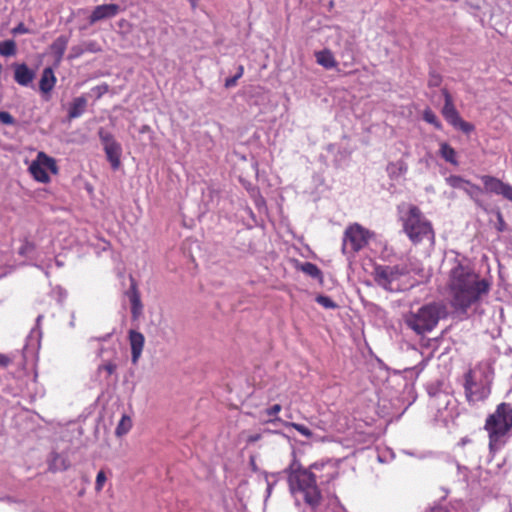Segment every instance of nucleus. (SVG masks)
Masks as SVG:
<instances>
[{"label":"nucleus","instance_id":"obj_35","mask_svg":"<svg viewBox=\"0 0 512 512\" xmlns=\"http://www.w3.org/2000/svg\"><path fill=\"white\" fill-rule=\"evenodd\" d=\"M99 137L104 147H106V145L109 143L117 142L110 133L104 132L102 130L99 132Z\"/></svg>","mask_w":512,"mask_h":512},{"label":"nucleus","instance_id":"obj_9","mask_svg":"<svg viewBox=\"0 0 512 512\" xmlns=\"http://www.w3.org/2000/svg\"><path fill=\"white\" fill-rule=\"evenodd\" d=\"M28 170L36 181L44 184L50 182L48 171L53 174L58 173L55 159L42 151L38 152L36 159L32 161Z\"/></svg>","mask_w":512,"mask_h":512},{"label":"nucleus","instance_id":"obj_24","mask_svg":"<svg viewBox=\"0 0 512 512\" xmlns=\"http://www.w3.org/2000/svg\"><path fill=\"white\" fill-rule=\"evenodd\" d=\"M49 467L53 471L65 470L68 468V463L64 457L59 454H53Z\"/></svg>","mask_w":512,"mask_h":512},{"label":"nucleus","instance_id":"obj_37","mask_svg":"<svg viewBox=\"0 0 512 512\" xmlns=\"http://www.w3.org/2000/svg\"><path fill=\"white\" fill-rule=\"evenodd\" d=\"M500 193V195L512 202V186L510 184L505 183Z\"/></svg>","mask_w":512,"mask_h":512},{"label":"nucleus","instance_id":"obj_54","mask_svg":"<svg viewBox=\"0 0 512 512\" xmlns=\"http://www.w3.org/2000/svg\"><path fill=\"white\" fill-rule=\"evenodd\" d=\"M266 432H267V433H274V432H273V431H271V430H267ZM276 433H277V434H280L282 437H286V435H285V434H283V433H280V432H276Z\"/></svg>","mask_w":512,"mask_h":512},{"label":"nucleus","instance_id":"obj_6","mask_svg":"<svg viewBox=\"0 0 512 512\" xmlns=\"http://www.w3.org/2000/svg\"><path fill=\"white\" fill-rule=\"evenodd\" d=\"M403 227L405 233L414 244L421 243L425 240L433 244L435 235L432 225L424 217L418 207H409L404 218Z\"/></svg>","mask_w":512,"mask_h":512},{"label":"nucleus","instance_id":"obj_42","mask_svg":"<svg viewBox=\"0 0 512 512\" xmlns=\"http://www.w3.org/2000/svg\"><path fill=\"white\" fill-rule=\"evenodd\" d=\"M261 438H262V434H259V433L251 434V435L248 436L247 442L248 443H255L258 440H260Z\"/></svg>","mask_w":512,"mask_h":512},{"label":"nucleus","instance_id":"obj_46","mask_svg":"<svg viewBox=\"0 0 512 512\" xmlns=\"http://www.w3.org/2000/svg\"><path fill=\"white\" fill-rule=\"evenodd\" d=\"M235 85H236V82L234 81V79L232 77L227 78L225 80V87L230 88V87H233Z\"/></svg>","mask_w":512,"mask_h":512},{"label":"nucleus","instance_id":"obj_31","mask_svg":"<svg viewBox=\"0 0 512 512\" xmlns=\"http://www.w3.org/2000/svg\"><path fill=\"white\" fill-rule=\"evenodd\" d=\"M471 198H476L481 193V188L468 181L467 188L464 190Z\"/></svg>","mask_w":512,"mask_h":512},{"label":"nucleus","instance_id":"obj_58","mask_svg":"<svg viewBox=\"0 0 512 512\" xmlns=\"http://www.w3.org/2000/svg\"><path fill=\"white\" fill-rule=\"evenodd\" d=\"M41 319H42V316H41V315H39V316L37 317V323H39Z\"/></svg>","mask_w":512,"mask_h":512},{"label":"nucleus","instance_id":"obj_21","mask_svg":"<svg viewBox=\"0 0 512 512\" xmlns=\"http://www.w3.org/2000/svg\"><path fill=\"white\" fill-rule=\"evenodd\" d=\"M298 269L301 270L306 275H308L312 278H315V279H319L322 276L321 270L315 264H313L311 262L301 263L298 266Z\"/></svg>","mask_w":512,"mask_h":512},{"label":"nucleus","instance_id":"obj_13","mask_svg":"<svg viewBox=\"0 0 512 512\" xmlns=\"http://www.w3.org/2000/svg\"><path fill=\"white\" fill-rule=\"evenodd\" d=\"M443 96L445 99V104L442 108L443 117L450 125H453L460 118V115L454 106L450 93L446 89H443Z\"/></svg>","mask_w":512,"mask_h":512},{"label":"nucleus","instance_id":"obj_55","mask_svg":"<svg viewBox=\"0 0 512 512\" xmlns=\"http://www.w3.org/2000/svg\"><path fill=\"white\" fill-rule=\"evenodd\" d=\"M70 326H72V327L74 326V315H72V320L70 322Z\"/></svg>","mask_w":512,"mask_h":512},{"label":"nucleus","instance_id":"obj_29","mask_svg":"<svg viewBox=\"0 0 512 512\" xmlns=\"http://www.w3.org/2000/svg\"><path fill=\"white\" fill-rule=\"evenodd\" d=\"M452 126L466 134H469L474 130V125L464 121L461 117Z\"/></svg>","mask_w":512,"mask_h":512},{"label":"nucleus","instance_id":"obj_20","mask_svg":"<svg viewBox=\"0 0 512 512\" xmlns=\"http://www.w3.org/2000/svg\"><path fill=\"white\" fill-rule=\"evenodd\" d=\"M439 153L441 157L452 165H458L456 151L447 143H441Z\"/></svg>","mask_w":512,"mask_h":512},{"label":"nucleus","instance_id":"obj_40","mask_svg":"<svg viewBox=\"0 0 512 512\" xmlns=\"http://www.w3.org/2000/svg\"><path fill=\"white\" fill-rule=\"evenodd\" d=\"M93 90L97 93L98 97H101L103 94L107 93L109 90V86L107 84H102L93 88Z\"/></svg>","mask_w":512,"mask_h":512},{"label":"nucleus","instance_id":"obj_22","mask_svg":"<svg viewBox=\"0 0 512 512\" xmlns=\"http://www.w3.org/2000/svg\"><path fill=\"white\" fill-rule=\"evenodd\" d=\"M17 52L16 43L14 40L0 41V55L4 57L14 56Z\"/></svg>","mask_w":512,"mask_h":512},{"label":"nucleus","instance_id":"obj_57","mask_svg":"<svg viewBox=\"0 0 512 512\" xmlns=\"http://www.w3.org/2000/svg\"><path fill=\"white\" fill-rule=\"evenodd\" d=\"M498 218H499V220H500V223H503V220H502V216H501V214H498Z\"/></svg>","mask_w":512,"mask_h":512},{"label":"nucleus","instance_id":"obj_44","mask_svg":"<svg viewBox=\"0 0 512 512\" xmlns=\"http://www.w3.org/2000/svg\"><path fill=\"white\" fill-rule=\"evenodd\" d=\"M11 360L8 356L4 355V354H0V365L1 366H8L10 364Z\"/></svg>","mask_w":512,"mask_h":512},{"label":"nucleus","instance_id":"obj_10","mask_svg":"<svg viewBox=\"0 0 512 512\" xmlns=\"http://www.w3.org/2000/svg\"><path fill=\"white\" fill-rule=\"evenodd\" d=\"M120 11V7L117 4H103L98 5L92 11L89 21L90 23H96L98 21L115 17Z\"/></svg>","mask_w":512,"mask_h":512},{"label":"nucleus","instance_id":"obj_11","mask_svg":"<svg viewBox=\"0 0 512 512\" xmlns=\"http://www.w3.org/2000/svg\"><path fill=\"white\" fill-rule=\"evenodd\" d=\"M129 343L131 347V360L133 364H136L141 357L145 343V337L141 332L130 330Z\"/></svg>","mask_w":512,"mask_h":512},{"label":"nucleus","instance_id":"obj_60","mask_svg":"<svg viewBox=\"0 0 512 512\" xmlns=\"http://www.w3.org/2000/svg\"><path fill=\"white\" fill-rule=\"evenodd\" d=\"M107 338H109V335H106L105 337H103L102 340H106Z\"/></svg>","mask_w":512,"mask_h":512},{"label":"nucleus","instance_id":"obj_2","mask_svg":"<svg viewBox=\"0 0 512 512\" xmlns=\"http://www.w3.org/2000/svg\"><path fill=\"white\" fill-rule=\"evenodd\" d=\"M296 464L293 463L289 470L288 482L292 494L298 498L302 497L307 505L315 509L321 501V492L317 486V480L321 482H329L333 479V474L328 473L326 478L323 479L318 474L319 471L327 467V464H314L309 469L295 468ZM328 468L332 469L331 465Z\"/></svg>","mask_w":512,"mask_h":512},{"label":"nucleus","instance_id":"obj_45","mask_svg":"<svg viewBox=\"0 0 512 512\" xmlns=\"http://www.w3.org/2000/svg\"><path fill=\"white\" fill-rule=\"evenodd\" d=\"M435 397H436V400L444 401L446 404L449 403V401H448L449 396L447 394L440 393V394L435 395Z\"/></svg>","mask_w":512,"mask_h":512},{"label":"nucleus","instance_id":"obj_23","mask_svg":"<svg viewBox=\"0 0 512 512\" xmlns=\"http://www.w3.org/2000/svg\"><path fill=\"white\" fill-rule=\"evenodd\" d=\"M132 427V420L129 416L123 415L116 427L115 434L121 437L127 434Z\"/></svg>","mask_w":512,"mask_h":512},{"label":"nucleus","instance_id":"obj_39","mask_svg":"<svg viewBox=\"0 0 512 512\" xmlns=\"http://www.w3.org/2000/svg\"><path fill=\"white\" fill-rule=\"evenodd\" d=\"M84 52H85L84 47H82V46H74V47H72V49H71V53H70V55H69V58H70V59L78 58V57H80Z\"/></svg>","mask_w":512,"mask_h":512},{"label":"nucleus","instance_id":"obj_19","mask_svg":"<svg viewBox=\"0 0 512 512\" xmlns=\"http://www.w3.org/2000/svg\"><path fill=\"white\" fill-rule=\"evenodd\" d=\"M481 180H482L485 190L487 192H491V193H494L497 195L501 194L500 191H502V189H503V186L505 184L504 182H502L501 180H499L495 177L488 176V175L482 176Z\"/></svg>","mask_w":512,"mask_h":512},{"label":"nucleus","instance_id":"obj_43","mask_svg":"<svg viewBox=\"0 0 512 512\" xmlns=\"http://www.w3.org/2000/svg\"><path fill=\"white\" fill-rule=\"evenodd\" d=\"M441 82V79L439 76L437 75H431L430 79H429V85L430 86H438Z\"/></svg>","mask_w":512,"mask_h":512},{"label":"nucleus","instance_id":"obj_34","mask_svg":"<svg viewBox=\"0 0 512 512\" xmlns=\"http://www.w3.org/2000/svg\"><path fill=\"white\" fill-rule=\"evenodd\" d=\"M0 123L5 125H13L15 123V119L10 113L6 111H0Z\"/></svg>","mask_w":512,"mask_h":512},{"label":"nucleus","instance_id":"obj_8","mask_svg":"<svg viewBox=\"0 0 512 512\" xmlns=\"http://www.w3.org/2000/svg\"><path fill=\"white\" fill-rule=\"evenodd\" d=\"M372 235V232L358 223L349 225L344 232L342 252L353 255L368 244Z\"/></svg>","mask_w":512,"mask_h":512},{"label":"nucleus","instance_id":"obj_32","mask_svg":"<svg viewBox=\"0 0 512 512\" xmlns=\"http://www.w3.org/2000/svg\"><path fill=\"white\" fill-rule=\"evenodd\" d=\"M106 479L107 478H106L104 471H99L96 476V482H95V490L97 492H100L103 489Z\"/></svg>","mask_w":512,"mask_h":512},{"label":"nucleus","instance_id":"obj_12","mask_svg":"<svg viewBox=\"0 0 512 512\" xmlns=\"http://www.w3.org/2000/svg\"><path fill=\"white\" fill-rule=\"evenodd\" d=\"M14 80L21 86H28L35 78V72L30 69L25 63L14 64Z\"/></svg>","mask_w":512,"mask_h":512},{"label":"nucleus","instance_id":"obj_26","mask_svg":"<svg viewBox=\"0 0 512 512\" xmlns=\"http://www.w3.org/2000/svg\"><path fill=\"white\" fill-rule=\"evenodd\" d=\"M282 407L280 404H274L271 407L265 409L263 413L268 417H274L273 419H268L266 422L275 423V422H283L279 417H277L278 413L281 411Z\"/></svg>","mask_w":512,"mask_h":512},{"label":"nucleus","instance_id":"obj_27","mask_svg":"<svg viewBox=\"0 0 512 512\" xmlns=\"http://www.w3.org/2000/svg\"><path fill=\"white\" fill-rule=\"evenodd\" d=\"M423 119L437 129H441L442 127L441 122L438 120L436 114L429 108L424 110Z\"/></svg>","mask_w":512,"mask_h":512},{"label":"nucleus","instance_id":"obj_30","mask_svg":"<svg viewBox=\"0 0 512 512\" xmlns=\"http://www.w3.org/2000/svg\"><path fill=\"white\" fill-rule=\"evenodd\" d=\"M316 302L326 309H334L337 307L336 303L328 296L318 295Z\"/></svg>","mask_w":512,"mask_h":512},{"label":"nucleus","instance_id":"obj_47","mask_svg":"<svg viewBox=\"0 0 512 512\" xmlns=\"http://www.w3.org/2000/svg\"><path fill=\"white\" fill-rule=\"evenodd\" d=\"M32 249V245L30 243H26L25 245H23L20 249V254H25L27 253L28 250Z\"/></svg>","mask_w":512,"mask_h":512},{"label":"nucleus","instance_id":"obj_49","mask_svg":"<svg viewBox=\"0 0 512 512\" xmlns=\"http://www.w3.org/2000/svg\"><path fill=\"white\" fill-rule=\"evenodd\" d=\"M243 73H244V67L242 65H239L237 68V73L235 75H237V77L241 78Z\"/></svg>","mask_w":512,"mask_h":512},{"label":"nucleus","instance_id":"obj_25","mask_svg":"<svg viewBox=\"0 0 512 512\" xmlns=\"http://www.w3.org/2000/svg\"><path fill=\"white\" fill-rule=\"evenodd\" d=\"M446 183L452 188L464 190L467 188L468 180L457 175H450L446 178Z\"/></svg>","mask_w":512,"mask_h":512},{"label":"nucleus","instance_id":"obj_28","mask_svg":"<svg viewBox=\"0 0 512 512\" xmlns=\"http://www.w3.org/2000/svg\"><path fill=\"white\" fill-rule=\"evenodd\" d=\"M282 424L286 427H291L297 430L301 435L306 438H311L313 433L310 429H308L305 425L294 423V422H282Z\"/></svg>","mask_w":512,"mask_h":512},{"label":"nucleus","instance_id":"obj_36","mask_svg":"<svg viewBox=\"0 0 512 512\" xmlns=\"http://www.w3.org/2000/svg\"><path fill=\"white\" fill-rule=\"evenodd\" d=\"M116 370V365L112 362H107L98 367V371H105L109 376L112 375Z\"/></svg>","mask_w":512,"mask_h":512},{"label":"nucleus","instance_id":"obj_15","mask_svg":"<svg viewBox=\"0 0 512 512\" xmlns=\"http://www.w3.org/2000/svg\"><path fill=\"white\" fill-rule=\"evenodd\" d=\"M87 107V99L84 96L76 97L70 103L68 109V118L75 119L82 116Z\"/></svg>","mask_w":512,"mask_h":512},{"label":"nucleus","instance_id":"obj_3","mask_svg":"<svg viewBox=\"0 0 512 512\" xmlns=\"http://www.w3.org/2000/svg\"><path fill=\"white\" fill-rule=\"evenodd\" d=\"M489 437V450L496 453L507 443L512 429V405L500 403L495 411L488 415L484 425Z\"/></svg>","mask_w":512,"mask_h":512},{"label":"nucleus","instance_id":"obj_38","mask_svg":"<svg viewBox=\"0 0 512 512\" xmlns=\"http://www.w3.org/2000/svg\"><path fill=\"white\" fill-rule=\"evenodd\" d=\"M11 33L13 35L27 34L29 33V29L23 23H19L11 30Z\"/></svg>","mask_w":512,"mask_h":512},{"label":"nucleus","instance_id":"obj_48","mask_svg":"<svg viewBox=\"0 0 512 512\" xmlns=\"http://www.w3.org/2000/svg\"><path fill=\"white\" fill-rule=\"evenodd\" d=\"M506 399L507 401L505 403H511L512 405V385L511 388L506 393Z\"/></svg>","mask_w":512,"mask_h":512},{"label":"nucleus","instance_id":"obj_14","mask_svg":"<svg viewBox=\"0 0 512 512\" xmlns=\"http://www.w3.org/2000/svg\"><path fill=\"white\" fill-rule=\"evenodd\" d=\"M56 83V77L52 68L47 67L43 70L40 81L39 89L43 93H49L53 90Z\"/></svg>","mask_w":512,"mask_h":512},{"label":"nucleus","instance_id":"obj_52","mask_svg":"<svg viewBox=\"0 0 512 512\" xmlns=\"http://www.w3.org/2000/svg\"><path fill=\"white\" fill-rule=\"evenodd\" d=\"M189 1H190V3H191V6H192L193 8H195V7H196V5H197V2H198L199 0H189Z\"/></svg>","mask_w":512,"mask_h":512},{"label":"nucleus","instance_id":"obj_56","mask_svg":"<svg viewBox=\"0 0 512 512\" xmlns=\"http://www.w3.org/2000/svg\"><path fill=\"white\" fill-rule=\"evenodd\" d=\"M232 78H233V79H234V81L237 83V81H238L239 77H237V75H234Z\"/></svg>","mask_w":512,"mask_h":512},{"label":"nucleus","instance_id":"obj_1","mask_svg":"<svg viewBox=\"0 0 512 512\" xmlns=\"http://www.w3.org/2000/svg\"><path fill=\"white\" fill-rule=\"evenodd\" d=\"M448 288L452 306L466 312L489 292L490 283L480 279L470 267L458 263L450 270Z\"/></svg>","mask_w":512,"mask_h":512},{"label":"nucleus","instance_id":"obj_59","mask_svg":"<svg viewBox=\"0 0 512 512\" xmlns=\"http://www.w3.org/2000/svg\"><path fill=\"white\" fill-rule=\"evenodd\" d=\"M267 491H268L269 494L271 493V486H268Z\"/></svg>","mask_w":512,"mask_h":512},{"label":"nucleus","instance_id":"obj_33","mask_svg":"<svg viewBox=\"0 0 512 512\" xmlns=\"http://www.w3.org/2000/svg\"><path fill=\"white\" fill-rule=\"evenodd\" d=\"M131 304H132V314L134 316H137V314L139 313V311L141 310L142 306H141V303H140V299L138 297V295L134 294L132 297H131Z\"/></svg>","mask_w":512,"mask_h":512},{"label":"nucleus","instance_id":"obj_16","mask_svg":"<svg viewBox=\"0 0 512 512\" xmlns=\"http://www.w3.org/2000/svg\"><path fill=\"white\" fill-rule=\"evenodd\" d=\"M104 151L112 168L117 169L120 166L121 145L118 142L109 143L104 147Z\"/></svg>","mask_w":512,"mask_h":512},{"label":"nucleus","instance_id":"obj_53","mask_svg":"<svg viewBox=\"0 0 512 512\" xmlns=\"http://www.w3.org/2000/svg\"><path fill=\"white\" fill-rule=\"evenodd\" d=\"M103 353H104V349H103V348H101V349H99V351H98L97 355H98L99 357H102V356H103Z\"/></svg>","mask_w":512,"mask_h":512},{"label":"nucleus","instance_id":"obj_4","mask_svg":"<svg viewBox=\"0 0 512 512\" xmlns=\"http://www.w3.org/2000/svg\"><path fill=\"white\" fill-rule=\"evenodd\" d=\"M409 272L407 265L404 264H377L374 266L372 276L375 283L382 289L388 292H400L410 286Z\"/></svg>","mask_w":512,"mask_h":512},{"label":"nucleus","instance_id":"obj_17","mask_svg":"<svg viewBox=\"0 0 512 512\" xmlns=\"http://www.w3.org/2000/svg\"><path fill=\"white\" fill-rule=\"evenodd\" d=\"M315 58L316 62L325 69H332L337 66L333 53L328 49L315 52Z\"/></svg>","mask_w":512,"mask_h":512},{"label":"nucleus","instance_id":"obj_18","mask_svg":"<svg viewBox=\"0 0 512 512\" xmlns=\"http://www.w3.org/2000/svg\"><path fill=\"white\" fill-rule=\"evenodd\" d=\"M68 44V38L66 36H59L54 40L51 45V51L57 62H60L64 56Z\"/></svg>","mask_w":512,"mask_h":512},{"label":"nucleus","instance_id":"obj_50","mask_svg":"<svg viewBox=\"0 0 512 512\" xmlns=\"http://www.w3.org/2000/svg\"><path fill=\"white\" fill-rule=\"evenodd\" d=\"M469 442H470V439H468V438H463V439H461V441L459 442V445H462V446H463V445H465L466 443H469Z\"/></svg>","mask_w":512,"mask_h":512},{"label":"nucleus","instance_id":"obj_51","mask_svg":"<svg viewBox=\"0 0 512 512\" xmlns=\"http://www.w3.org/2000/svg\"><path fill=\"white\" fill-rule=\"evenodd\" d=\"M55 264L58 266V267H62L64 265V263L59 260L58 258L55 259Z\"/></svg>","mask_w":512,"mask_h":512},{"label":"nucleus","instance_id":"obj_7","mask_svg":"<svg viewBox=\"0 0 512 512\" xmlns=\"http://www.w3.org/2000/svg\"><path fill=\"white\" fill-rule=\"evenodd\" d=\"M463 387L469 404L475 405L484 401L490 395L489 381L482 371L471 369L464 375Z\"/></svg>","mask_w":512,"mask_h":512},{"label":"nucleus","instance_id":"obj_5","mask_svg":"<svg viewBox=\"0 0 512 512\" xmlns=\"http://www.w3.org/2000/svg\"><path fill=\"white\" fill-rule=\"evenodd\" d=\"M445 315V308L438 303H429L420 307L417 311H411L404 317V322L418 335L431 332L438 324L440 318Z\"/></svg>","mask_w":512,"mask_h":512},{"label":"nucleus","instance_id":"obj_41","mask_svg":"<svg viewBox=\"0 0 512 512\" xmlns=\"http://www.w3.org/2000/svg\"><path fill=\"white\" fill-rule=\"evenodd\" d=\"M84 49H85V51H89V52H97L100 50V48L97 46V44L92 41L85 43Z\"/></svg>","mask_w":512,"mask_h":512}]
</instances>
